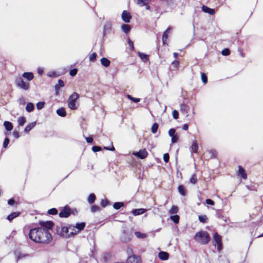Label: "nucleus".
Wrapping results in <instances>:
<instances>
[{"label":"nucleus","mask_w":263,"mask_h":263,"mask_svg":"<svg viewBox=\"0 0 263 263\" xmlns=\"http://www.w3.org/2000/svg\"><path fill=\"white\" fill-rule=\"evenodd\" d=\"M197 179L196 178V176L195 174H193L191 178H190V182L193 184H195L197 183Z\"/></svg>","instance_id":"37998d69"},{"label":"nucleus","mask_w":263,"mask_h":263,"mask_svg":"<svg viewBox=\"0 0 263 263\" xmlns=\"http://www.w3.org/2000/svg\"><path fill=\"white\" fill-rule=\"evenodd\" d=\"M128 43L129 46L130 47L132 50H134V47L133 42L130 40L129 39Z\"/></svg>","instance_id":"0e129e2a"},{"label":"nucleus","mask_w":263,"mask_h":263,"mask_svg":"<svg viewBox=\"0 0 263 263\" xmlns=\"http://www.w3.org/2000/svg\"><path fill=\"white\" fill-rule=\"evenodd\" d=\"M202 10L204 12L207 13L210 15H214L215 13V11L214 9L210 8L206 6H203L202 7Z\"/></svg>","instance_id":"ddd939ff"},{"label":"nucleus","mask_w":263,"mask_h":263,"mask_svg":"<svg viewBox=\"0 0 263 263\" xmlns=\"http://www.w3.org/2000/svg\"><path fill=\"white\" fill-rule=\"evenodd\" d=\"M48 213L50 215H55L58 213V210L55 208H52L48 210Z\"/></svg>","instance_id":"79ce46f5"},{"label":"nucleus","mask_w":263,"mask_h":263,"mask_svg":"<svg viewBox=\"0 0 263 263\" xmlns=\"http://www.w3.org/2000/svg\"><path fill=\"white\" fill-rule=\"evenodd\" d=\"M178 139V136L177 135H176L175 136L172 137V142L173 143H175L177 142Z\"/></svg>","instance_id":"4d7b16f0"},{"label":"nucleus","mask_w":263,"mask_h":263,"mask_svg":"<svg viewBox=\"0 0 263 263\" xmlns=\"http://www.w3.org/2000/svg\"><path fill=\"white\" fill-rule=\"evenodd\" d=\"M178 192H179V193L181 195H182V196L185 195V191L184 187H183V185H179L178 187Z\"/></svg>","instance_id":"c9c22d12"},{"label":"nucleus","mask_w":263,"mask_h":263,"mask_svg":"<svg viewBox=\"0 0 263 263\" xmlns=\"http://www.w3.org/2000/svg\"><path fill=\"white\" fill-rule=\"evenodd\" d=\"M158 127H159L158 124L157 123H154L152 126V128H151L152 133L153 134H155L158 130Z\"/></svg>","instance_id":"72a5a7b5"},{"label":"nucleus","mask_w":263,"mask_h":263,"mask_svg":"<svg viewBox=\"0 0 263 263\" xmlns=\"http://www.w3.org/2000/svg\"><path fill=\"white\" fill-rule=\"evenodd\" d=\"M77 71H78L77 69L76 68H74L73 69L70 70V71L69 72V74L71 76H74L77 74Z\"/></svg>","instance_id":"864d4df0"},{"label":"nucleus","mask_w":263,"mask_h":263,"mask_svg":"<svg viewBox=\"0 0 263 263\" xmlns=\"http://www.w3.org/2000/svg\"><path fill=\"white\" fill-rule=\"evenodd\" d=\"M201 79L203 83L205 84L208 82V78L206 74L204 73H201Z\"/></svg>","instance_id":"c03bdc74"},{"label":"nucleus","mask_w":263,"mask_h":263,"mask_svg":"<svg viewBox=\"0 0 263 263\" xmlns=\"http://www.w3.org/2000/svg\"><path fill=\"white\" fill-rule=\"evenodd\" d=\"M172 65L174 67L178 68L179 67V63L178 61H174L172 62Z\"/></svg>","instance_id":"603ef678"},{"label":"nucleus","mask_w":263,"mask_h":263,"mask_svg":"<svg viewBox=\"0 0 263 263\" xmlns=\"http://www.w3.org/2000/svg\"><path fill=\"white\" fill-rule=\"evenodd\" d=\"M170 219L173 221L175 223H178L179 221V216L177 215L171 216Z\"/></svg>","instance_id":"e433bc0d"},{"label":"nucleus","mask_w":263,"mask_h":263,"mask_svg":"<svg viewBox=\"0 0 263 263\" xmlns=\"http://www.w3.org/2000/svg\"><path fill=\"white\" fill-rule=\"evenodd\" d=\"M19 215V213L18 212H13L12 213H11L9 214L8 216L7 219L9 220L10 221H12L14 218L18 216Z\"/></svg>","instance_id":"cd10ccee"},{"label":"nucleus","mask_w":263,"mask_h":263,"mask_svg":"<svg viewBox=\"0 0 263 263\" xmlns=\"http://www.w3.org/2000/svg\"><path fill=\"white\" fill-rule=\"evenodd\" d=\"M205 202L206 204L211 205H213L214 204V202L210 199H207L205 200Z\"/></svg>","instance_id":"680f3d73"},{"label":"nucleus","mask_w":263,"mask_h":263,"mask_svg":"<svg viewBox=\"0 0 263 263\" xmlns=\"http://www.w3.org/2000/svg\"><path fill=\"white\" fill-rule=\"evenodd\" d=\"M85 227V222L77 223L74 226L69 225V229L70 232L71 236L76 235L80 233Z\"/></svg>","instance_id":"20e7f679"},{"label":"nucleus","mask_w":263,"mask_h":263,"mask_svg":"<svg viewBox=\"0 0 263 263\" xmlns=\"http://www.w3.org/2000/svg\"><path fill=\"white\" fill-rule=\"evenodd\" d=\"M13 135L16 139H18L20 137L19 133L17 131L14 130L13 132Z\"/></svg>","instance_id":"69168bd1"},{"label":"nucleus","mask_w":263,"mask_h":263,"mask_svg":"<svg viewBox=\"0 0 263 263\" xmlns=\"http://www.w3.org/2000/svg\"><path fill=\"white\" fill-rule=\"evenodd\" d=\"M36 125V122H32L29 123L26 126L24 129V132L26 133H28Z\"/></svg>","instance_id":"6ab92c4d"},{"label":"nucleus","mask_w":263,"mask_h":263,"mask_svg":"<svg viewBox=\"0 0 263 263\" xmlns=\"http://www.w3.org/2000/svg\"><path fill=\"white\" fill-rule=\"evenodd\" d=\"M198 149V144L196 142H194L190 148L191 152L192 153H197Z\"/></svg>","instance_id":"5701e85b"},{"label":"nucleus","mask_w":263,"mask_h":263,"mask_svg":"<svg viewBox=\"0 0 263 263\" xmlns=\"http://www.w3.org/2000/svg\"><path fill=\"white\" fill-rule=\"evenodd\" d=\"M22 77L28 81H31L33 79V74L32 72H24L22 74Z\"/></svg>","instance_id":"aec40b11"},{"label":"nucleus","mask_w":263,"mask_h":263,"mask_svg":"<svg viewBox=\"0 0 263 263\" xmlns=\"http://www.w3.org/2000/svg\"><path fill=\"white\" fill-rule=\"evenodd\" d=\"M213 245H217V250L220 251L222 249L221 237L216 232L213 236Z\"/></svg>","instance_id":"39448f33"},{"label":"nucleus","mask_w":263,"mask_h":263,"mask_svg":"<svg viewBox=\"0 0 263 263\" xmlns=\"http://www.w3.org/2000/svg\"><path fill=\"white\" fill-rule=\"evenodd\" d=\"M238 174L240 175L243 179H246L247 177V175L245 172V170L240 165L238 166Z\"/></svg>","instance_id":"a211bd4d"},{"label":"nucleus","mask_w":263,"mask_h":263,"mask_svg":"<svg viewBox=\"0 0 263 263\" xmlns=\"http://www.w3.org/2000/svg\"><path fill=\"white\" fill-rule=\"evenodd\" d=\"M61 235L65 238H68L71 236L70 232L69 229V226L68 227H62L61 231Z\"/></svg>","instance_id":"9d476101"},{"label":"nucleus","mask_w":263,"mask_h":263,"mask_svg":"<svg viewBox=\"0 0 263 263\" xmlns=\"http://www.w3.org/2000/svg\"><path fill=\"white\" fill-rule=\"evenodd\" d=\"M146 211V209L141 208V209L133 210L132 211V213L134 216H138V215H140L143 214Z\"/></svg>","instance_id":"4468645a"},{"label":"nucleus","mask_w":263,"mask_h":263,"mask_svg":"<svg viewBox=\"0 0 263 263\" xmlns=\"http://www.w3.org/2000/svg\"><path fill=\"white\" fill-rule=\"evenodd\" d=\"M138 55L140 59L144 62H146L148 60V55L144 53L138 52Z\"/></svg>","instance_id":"b1692460"},{"label":"nucleus","mask_w":263,"mask_h":263,"mask_svg":"<svg viewBox=\"0 0 263 263\" xmlns=\"http://www.w3.org/2000/svg\"><path fill=\"white\" fill-rule=\"evenodd\" d=\"M15 203V201L13 199H10L8 201V204L13 205Z\"/></svg>","instance_id":"774afa93"},{"label":"nucleus","mask_w":263,"mask_h":263,"mask_svg":"<svg viewBox=\"0 0 263 263\" xmlns=\"http://www.w3.org/2000/svg\"><path fill=\"white\" fill-rule=\"evenodd\" d=\"M45 104V103L44 102H39L38 103H37L36 107H37V109L38 110L42 109L44 107Z\"/></svg>","instance_id":"58836bf2"},{"label":"nucleus","mask_w":263,"mask_h":263,"mask_svg":"<svg viewBox=\"0 0 263 263\" xmlns=\"http://www.w3.org/2000/svg\"><path fill=\"white\" fill-rule=\"evenodd\" d=\"M178 209L177 206H173L172 208L169 211V213L173 214H176L178 212Z\"/></svg>","instance_id":"4c0bfd02"},{"label":"nucleus","mask_w":263,"mask_h":263,"mask_svg":"<svg viewBox=\"0 0 263 263\" xmlns=\"http://www.w3.org/2000/svg\"><path fill=\"white\" fill-rule=\"evenodd\" d=\"M108 202L109 201L107 200H102L101 201V205L105 207L108 204Z\"/></svg>","instance_id":"052dcab7"},{"label":"nucleus","mask_w":263,"mask_h":263,"mask_svg":"<svg viewBox=\"0 0 263 263\" xmlns=\"http://www.w3.org/2000/svg\"><path fill=\"white\" fill-rule=\"evenodd\" d=\"M135 235L138 238H144L146 237V234L140 232H135Z\"/></svg>","instance_id":"2f4dec72"},{"label":"nucleus","mask_w":263,"mask_h":263,"mask_svg":"<svg viewBox=\"0 0 263 263\" xmlns=\"http://www.w3.org/2000/svg\"><path fill=\"white\" fill-rule=\"evenodd\" d=\"M189 110V107L184 104L180 105V111L183 114L187 115Z\"/></svg>","instance_id":"4be33fe9"},{"label":"nucleus","mask_w":263,"mask_h":263,"mask_svg":"<svg viewBox=\"0 0 263 263\" xmlns=\"http://www.w3.org/2000/svg\"><path fill=\"white\" fill-rule=\"evenodd\" d=\"M97 57V54L95 53H93L89 57V60L91 61H94Z\"/></svg>","instance_id":"6e6d98bb"},{"label":"nucleus","mask_w":263,"mask_h":263,"mask_svg":"<svg viewBox=\"0 0 263 263\" xmlns=\"http://www.w3.org/2000/svg\"><path fill=\"white\" fill-rule=\"evenodd\" d=\"M96 199V196L93 194H91L88 198V202L89 203H92L94 202Z\"/></svg>","instance_id":"f704fd0d"},{"label":"nucleus","mask_w":263,"mask_h":263,"mask_svg":"<svg viewBox=\"0 0 263 263\" xmlns=\"http://www.w3.org/2000/svg\"><path fill=\"white\" fill-rule=\"evenodd\" d=\"M64 82L62 80H59L58 81V84L55 85V93L57 95H58L60 87H64Z\"/></svg>","instance_id":"f3484780"},{"label":"nucleus","mask_w":263,"mask_h":263,"mask_svg":"<svg viewBox=\"0 0 263 263\" xmlns=\"http://www.w3.org/2000/svg\"><path fill=\"white\" fill-rule=\"evenodd\" d=\"M79 98V95L77 92H73L69 97L67 100L68 106L71 110H75L78 108V104L77 100Z\"/></svg>","instance_id":"7ed1b4c3"},{"label":"nucleus","mask_w":263,"mask_h":263,"mask_svg":"<svg viewBox=\"0 0 263 263\" xmlns=\"http://www.w3.org/2000/svg\"><path fill=\"white\" fill-rule=\"evenodd\" d=\"M158 256L161 260H166L168 259L169 255L168 253L166 252L161 251L159 253Z\"/></svg>","instance_id":"2eb2a0df"},{"label":"nucleus","mask_w":263,"mask_h":263,"mask_svg":"<svg viewBox=\"0 0 263 263\" xmlns=\"http://www.w3.org/2000/svg\"><path fill=\"white\" fill-rule=\"evenodd\" d=\"M163 160L165 162H167L169 160V155L167 153L164 154L163 155Z\"/></svg>","instance_id":"13d9d810"},{"label":"nucleus","mask_w":263,"mask_h":263,"mask_svg":"<svg viewBox=\"0 0 263 263\" xmlns=\"http://www.w3.org/2000/svg\"><path fill=\"white\" fill-rule=\"evenodd\" d=\"M172 115H173V118L175 119H177L179 117V113L176 110H173V111L172 112Z\"/></svg>","instance_id":"8fccbe9b"},{"label":"nucleus","mask_w":263,"mask_h":263,"mask_svg":"<svg viewBox=\"0 0 263 263\" xmlns=\"http://www.w3.org/2000/svg\"><path fill=\"white\" fill-rule=\"evenodd\" d=\"M85 139H86V141L89 143H91L93 141V139L90 137H85Z\"/></svg>","instance_id":"338daca9"},{"label":"nucleus","mask_w":263,"mask_h":263,"mask_svg":"<svg viewBox=\"0 0 263 263\" xmlns=\"http://www.w3.org/2000/svg\"><path fill=\"white\" fill-rule=\"evenodd\" d=\"M92 150L94 152H99L101 150V148L98 146H93L92 148Z\"/></svg>","instance_id":"5fc2aeb1"},{"label":"nucleus","mask_w":263,"mask_h":263,"mask_svg":"<svg viewBox=\"0 0 263 263\" xmlns=\"http://www.w3.org/2000/svg\"><path fill=\"white\" fill-rule=\"evenodd\" d=\"M126 253L127 254H128V256H132V255H133V249L130 248V247H128L126 249Z\"/></svg>","instance_id":"de8ad7c7"},{"label":"nucleus","mask_w":263,"mask_h":263,"mask_svg":"<svg viewBox=\"0 0 263 263\" xmlns=\"http://www.w3.org/2000/svg\"><path fill=\"white\" fill-rule=\"evenodd\" d=\"M170 30L171 28L168 27L163 34L162 42L163 44H165L167 43V41L168 39V33L170 32Z\"/></svg>","instance_id":"dca6fc26"},{"label":"nucleus","mask_w":263,"mask_h":263,"mask_svg":"<svg viewBox=\"0 0 263 263\" xmlns=\"http://www.w3.org/2000/svg\"><path fill=\"white\" fill-rule=\"evenodd\" d=\"M140 258L136 255L129 256L127 259V263H140Z\"/></svg>","instance_id":"9b49d317"},{"label":"nucleus","mask_w":263,"mask_h":263,"mask_svg":"<svg viewBox=\"0 0 263 263\" xmlns=\"http://www.w3.org/2000/svg\"><path fill=\"white\" fill-rule=\"evenodd\" d=\"M100 210L99 206L96 205H93L91 208V211L93 213L96 212Z\"/></svg>","instance_id":"a18cd8bd"},{"label":"nucleus","mask_w":263,"mask_h":263,"mask_svg":"<svg viewBox=\"0 0 263 263\" xmlns=\"http://www.w3.org/2000/svg\"><path fill=\"white\" fill-rule=\"evenodd\" d=\"M39 224L42 227L40 229H43L45 230H47L48 232H49V230H51L53 226V222L50 221H40Z\"/></svg>","instance_id":"0eeeda50"},{"label":"nucleus","mask_w":263,"mask_h":263,"mask_svg":"<svg viewBox=\"0 0 263 263\" xmlns=\"http://www.w3.org/2000/svg\"><path fill=\"white\" fill-rule=\"evenodd\" d=\"M127 97L130 100L133 101L135 103H138L140 101V99L139 98H136L133 97L132 96L129 95H127Z\"/></svg>","instance_id":"a19ab883"},{"label":"nucleus","mask_w":263,"mask_h":263,"mask_svg":"<svg viewBox=\"0 0 263 263\" xmlns=\"http://www.w3.org/2000/svg\"><path fill=\"white\" fill-rule=\"evenodd\" d=\"M194 239L196 241L201 245L207 244L211 239L208 233L202 231L196 233L194 236Z\"/></svg>","instance_id":"f03ea898"},{"label":"nucleus","mask_w":263,"mask_h":263,"mask_svg":"<svg viewBox=\"0 0 263 263\" xmlns=\"http://www.w3.org/2000/svg\"><path fill=\"white\" fill-rule=\"evenodd\" d=\"M29 238L35 242L44 243L51 239L50 233L43 229L34 228L30 231Z\"/></svg>","instance_id":"f257e3e1"},{"label":"nucleus","mask_w":263,"mask_h":263,"mask_svg":"<svg viewBox=\"0 0 263 263\" xmlns=\"http://www.w3.org/2000/svg\"><path fill=\"white\" fill-rule=\"evenodd\" d=\"M57 114L61 117H64L66 115V111L64 108H60L57 110Z\"/></svg>","instance_id":"a878e982"},{"label":"nucleus","mask_w":263,"mask_h":263,"mask_svg":"<svg viewBox=\"0 0 263 263\" xmlns=\"http://www.w3.org/2000/svg\"><path fill=\"white\" fill-rule=\"evenodd\" d=\"M122 29L124 32L127 33L130 30V27L128 25L123 24L122 26Z\"/></svg>","instance_id":"473e14b6"},{"label":"nucleus","mask_w":263,"mask_h":263,"mask_svg":"<svg viewBox=\"0 0 263 263\" xmlns=\"http://www.w3.org/2000/svg\"><path fill=\"white\" fill-rule=\"evenodd\" d=\"M71 214V210L67 206H65L59 213L60 217H68Z\"/></svg>","instance_id":"1a4fd4ad"},{"label":"nucleus","mask_w":263,"mask_h":263,"mask_svg":"<svg viewBox=\"0 0 263 263\" xmlns=\"http://www.w3.org/2000/svg\"><path fill=\"white\" fill-rule=\"evenodd\" d=\"M123 206H124V203L121 202H115V203H114V204L113 205V207L116 210H118Z\"/></svg>","instance_id":"7c9ffc66"},{"label":"nucleus","mask_w":263,"mask_h":263,"mask_svg":"<svg viewBox=\"0 0 263 263\" xmlns=\"http://www.w3.org/2000/svg\"><path fill=\"white\" fill-rule=\"evenodd\" d=\"M18 126H23L26 122V118L24 117H20L17 119Z\"/></svg>","instance_id":"c85d7f7f"},{"label":"nucleus","mask_w":263,"mask_h":263,"mask_svg":"<svg viewBox=\"0 0 263 263\" xmlns=\"http://www.w3.org/2000/svg\"><path fill=\"white\" fill-rule=\"evenodd\" d=\"M132 16L129 12L127 11H123L122 14V18L125 23H129Z\"/></svg>","instance_id":"f8f14e48"},{"label":"nucleus","mask_w":263,"mask_h":263,"mask_svg":"<svg viewBox=\"0 0 263 263\" xmlns=\"http://www.w3.org/2000/svg\"><path fill=\"white\" fill-rule=\"evenodd\" d=\"M100 61L101 64L105 67H108L110 64V61L105 58H102Z\"/></svg>","instance_id":"393cba45"},{"label":"nucleus","mask_w":263,"mask_h":263,"mask_svg":"<svg viewBox=\"0 0 263 263\" xmlns=\"http://www.w3.org/2000/svg\"><path fill=\"white\" fill-rule=\"evenodd\" d=\"M4 126L5 129L8 131H11L13 129V125L9 121H5L4 122Z\"/></svg>","instance_id":"412c9836"},{"label":"nucleus","mask_w":263,"mask_h":263,"mask_svg":"<svg viewBox=\"0 0 263 263\" xmlns=\"http://www.w3.org/2000/svg\"><path fill=\"white\" fill-rule=\"evenodd\" d=\"M44 72V68L42 67H39L37 68V73L40 75H42Z\"/></svg>","instance_id":"e2e57ef3"},{"label":"nucleus","mask_w":263,"mask_h":263,"mask_svg":"<svg viewBox=\"0 0 263 263\" xmlns=\"http://www.w3.org/2000/svg\"><path fill=\"white\" fill-rule=\"evenodd\" d=\"M34 109V104L32 103H27L26 106V110L27 111L30 112L32 111Z\"/></svg>","instance_id":"bb28decb"},{"label":"nucleus","mask_w":263,"mask_h":263,"mask_svg":"<svg viewBox=\"0 0 263 263\" xmlns=\"http://www.w3.org/2000/svg\"><path fill=\"white\" fill-rule=\"evenodd\" d=\"M199 220L203 223H205L207 222L208 217L206 215H200L198 216Z\"/></svg>","instance_id":"c756f323"},{"label":"nucleus","mask_w":263,"mask_h":263,"mask_svg":"<svg viewBox=\"0 0 263 263\" xmlns=\"http://www.w3.org/2000/svg\"><path fill=\"white\" fill-rule=\"evenodd\" d=\"M209 153L211 155V158H215L217 156V152L215 149H211L209 151Z\"/></svg>","instance_id":"ea45409f"},{"label":"nucleus","mask_w":263,"mask_h":263,"mask_svg":"<svg viewBox=\"0 0 263 263\" xmlns=\"http://www.w3.org/2000/svg\"><path fill=\"white\" fill-rule=\"evenodd\" d=\"M133 154L138 158L143 159L145 158L148 153L145 148L140 149L139 152H133Z\"/></svg>","instance_id":"6e6552de"},{"label":"nucleus","mask_w":263,"mask_h":263,"mask_svg":"<svg viewBox=\"0 0 263 263\" xmlns=\"http://www.w3.org/2000/svg\"><path fill=\"white\" fill-rule=\"evenodd\" d=\"M16 84L17 87L27 90L29 88V84L27 82H25L21 78H18L16 80Z\"/></svg>","instance_id":"423d86ee"},{"label":"nucleus","mask_w":263,"mask_h":263,"mask_svg":"<svg viewBox=\"0 0 263 263\" xmlns=\"http://www.w3.org/2000/svg\"><path fill=\"white\" fill-rule=\"evenodd\" d=\"M230 51L229 49L228 48H226V49L222 50L221 51V54L223 55H228L230 54Z\"/></svg>","instance_id":"49530a36"},{"label":"nucleus","mask_w":263,"mask_h":263,"mask_svg":"<svg viewBox=\"0 0 263 263\" xmlns=\"http://www.w3.org/2000/svg\"><path fill=\"white\" fill-rule=\"evenodd\" d=\"M168 135L170 137L175 136V129L174 128H171L168 131Z\"/></svg>","instance_id":"09e8293b"},{"label":"nucleus","mask_w":263,"mask_h":263,"mask_svg":"<svg viewBox=\"0 0 263 263\" xmlns=\"http://www.w3.org/2000/svg\"><path fill=\"white\" fill-rule=\"evenodd\" d=\"M137 4L139 5L145 6L147 4V3H146L144 0H137Z\"/></svg>","instance_id":"bf43d9fd"},{"label":"nucleus","mask_w":263,"mask_h":263,"mask_svg":"<svg viewBox=\"0 0 263 263\" xmlns=\"http://www.w3.org/2000/svg\"><path fill=\"white\" fill-rule=\"evenodd\" d=\"M9 143V139L8 138H6L3 143V147L6 148Z\"/></svg>","instance_id":"3c124183"}]
</instances>
